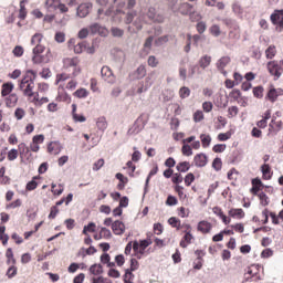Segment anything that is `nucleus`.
<instances>
[{
    "mask_svg": "<svg viewBox=\"0 0 283 283\" xmlns=\"http://www.w3.org/2000/svg\"><path fill=\"white\" fill-rule=\"evenodd\" d=\"M276 53H277V51L275 50V45H270V46L265 50V56H266V59H274Z\"/></svg>",
    "mask_w": 283,
    "mask_h": 283,
    "instance_id": "c9c22d12",
    "label": "nucleus"
},
{
    "mask_svg": "<svg viewBox=\"0 0 283 283\" xmlns=\"http://www.w3.org/2000/svg\"><path fill=\"white\" fill-rule=\"evenodd\" d=\"M193 120L195 123H200L201 120H205V113H202V111H196L193 114Z\"/></svg>",
    "mask_w": 283,
    "mask_h": 283,
    "instance_id": "09e8293b",
    "label": "nucleus"
},
{
    "mask_svg": "<svg viewBox=\"0 0 283 283\" xmlns=\"http://www.w3.org/2000/svg\"><path fill=\"white\" fill-rule=\"evenodd\" d=\"M36 78V72L29 70L20 81L19 88L23 92L24 96H34V80Z\"/></svg>",
    "mask_w": 283,
    "mask_h": 283,
    "instance_id": "f257e3e1",
    "label": "nucleus"
},
{
    "mask_svg": "<svg viewBox=\"0 0 283 283\" xmlns=\"http://www.w3.org/2000/svg\"><path fill=\"white\" fill-rule=\"evenodd\" d=\"M124 169L127 170L128 176H134V171H136V165H134V161H127Z\"/></svg>",
    "mask_w": 283,
    "mask_h": 283,
    "instance_id": "4c0bfd02",
    "label": "nucleus"
},
{
    "mask_svg": "<svg viewBox=\"0 0 283 283\" xmlns=\"http://www.w3.org/2000/svg\"><path fill=\"white\" fill-rule=\"evenodd\" d=\"M111 33L113 36L120 39V36H123V34H125V31L120 28L113 27L111 29Z\"/></svg>",
    "mask_w": 283,
    "mask_h": 283,
    "instance_id": "58836bf2",
    "label": "nucleus"
},
{
    "mask_svg": "<svg viewBox=\"0 0 283 283\" xmlns=\"http://www.w3.org/2000/svg\"><path fill=\"white\" fill-rule=\"evenodd\" d=\"M268 72L274 76V81H277L283 74V60L268 62Z\"/></svg>",
    "mask_w": 283,
    "mask_h": 283,
    "instance_id": "7ed1b4c3",
    "label": "nucleus"
},
{
    "mask_svg": "<svg viewBox=\"0 0 283 283\" xmlns=\"http://www.w3.org/2000/svg\"><path fill=\"white\" fill-rule=\"evenodd\" d=\"M96 231V224L94 222H90L87 226L83 228V234L87 235V233H94Z\"/></svg>",
    "mask_w": 283,
    "mask_h": 283,
    "instance_id": "72a5a7b5",
    "label": "nucleus"
},
{
    "mask_svg": "<svg viewBox=\"0 0 283 283\" xmlns=\"http://www.w3.org/2000/svg\"><path fill=\"white\" fill-rule=\"evenodd\" d=\"M169 42V35H163L159 36L157 40H155V45H157V48H160V45H165V43Z\"/></svg>",
    "mask_w": 283,
    "mask_h": 283,
    "instance_id": "a19ab883",
    "label": "nucleus"
},
{
    "mask_svg": "<svg viewBox=\"0 0 283 283\" xmlns=\"http://www.w3.org/2000/svg\"><path fill=\"white\" fill-rule=\"evenodd\" d=\"M189 96H191V90L187 86H184L179 90V97L185 99V98H189Z\"/></svg>",
    "mask_w": 283,
    "mask_h": 283,
    "instance_id": "473e14b6",
    "label": "nucleus"
},
{
    "mask_svg": "<svg viewBox=\"0 0 283 283\" xmlns=\"http://www.w3.org/2000/svg\"><path fill=\"white\" fill-rule=\"evenodd\" d=\"M45 52V46L43 45H38L33 48L32 50V63L33 65H45L50 63L52 60V51L50 49L46 50Z\"/></svg>",
    "mask_w": 283,
    "mask_h": 283,
    "instance_id": "f03ea898",
    "label": "nucleus"
},
{
    "mask_svg": "<svg viewBox=\"0 0 283 283\" xmlns=\"http://www.w3.org/2000/svg\"><path fill=\"white\" fill-rule=\"evenodd\" d=\"M268 98L269 101H271V103H275V101H277V90L276 88H272L268 92Z\"/></svg>",
    "mask_w": 283,
    "mask_h": 283,
    "instance_id": "37998d69",
    "label": "nucleus"
},
{
    "mask_svg": "<svg viewBox=\"0 0 283 283\" xmlns=\"http://www.w3.org/2000/svg\"><path fill=\"white\" fill-rule=\"evenodd\" d=\"M201 74H205V71L198 64H192L189 66L188 69L189 78H193V76H201Z\"/></svg>",
    "mask_w": 283,
    "mask_h": 283,
    "instance_id": "4468645a",
    "label": "nucleus"
},
{
    "mask_svg": "<svg viewBox=\"0 0 283 283\" xmlns=\"http://www.w3.org/2000/svg\"><path fill=\"white\" fill-rule=\"evenodd\" d=\"M191 240H193V234H191L190 231L186 232L184 239L180 241V247H182V249H187V247L191 244Z\"/></svg>",
    "mask_w": 283,
    "mask_h": 283,
    "instance_id": "4be33fe9",
    "label": "nucleus"
},
{
    "mask_svg": "<svg viewBox=\"0 0 283 283\" xmlns=\"http://www.w3.org/2000/svg\"><path fill=\"white\" fill-rule=\"evenodd\" d=\"M136 14H138L137 11L127 12L126 18H125L126 25H129V23L134 22V19L136 18Z\"/></svg>",
    "mask_w": 283,
    "mask_h": 283,
    "instance_id": "e433bc0d",
    "label": "nucleus"
},
{
    "mask_svg": "<svg viewBox=\"0 0 283 283\" xmlns=\"http://www.w3.org/2000/svg\"><path fill=\"white\" fill-rule=\"evenodd\" d=\"M36 187H39V184L36 182V177H33V179L27 184V191H34Z\"/></svg>",
    "mask_w": 283,
    "mask_h": 283,
    "instance_id": "a18cd8bd",
    "label": "nucleus"
},
{
    "mask_svg": "<svg viewBox=\"0 0 283 283\" xmlns=\"http://www.w3.org/2000/svg\"><path fill=\"white\" fill-rule=\"evenodd\" d=\"M14 90V84L12 82L4 83L2 85L1 94L2 96H9Z\"/></svg>",
    "mask_w": 283,
    "mask_h": 283,
    "instance_id": "5701e85b",
    "label": "nucleus"
},
{
    "mask_svg": "<svg viewBox=\"0 0 283 283\" xmlns=\"http://www.w3.org/2000/svg\"><path fill=\"white\" fill-rule=\"evenodd\" d=\"M112 230L115 235H123V233H125V223L117 220L113 222Z\"/></svg>",
    "mask_w": 283,
    "mask_h": 283,
    "instance_id": "2eb2a0df",
    "label": "nucleus"
},
{
    "mask_svg": "<svg viewBox=\"0 0 283 283\" xmlns=\"http://www.w3.org/2000/svg\"><path fill=\"white\" fill-rule=\"evenodd\" d=\"M229 63H231V57L229 56H222L221 59H219L217 61V70H219V72L221 74H223V76H227V71L224 70V67H227V65H229Z\"/></svg>",
    "mask_w": 283,
    "mask_h": 283,
    "instance_id": "9b49d317",
    "label": "nucleus"
},
{
    "mask_svg": "<svg viewBox=\"0 0 283 283\" xmlns=\"http://www.w3.org/2000/svg\"><path fill=\"white\" fill-rule=\"evenodd\" d=\"M259 199L263 207H266L269 205V196H266V193L264 192L259 193Z\"/></svg>",
    "mask_w": 283,
    "mask_h": 283,
    "instance_id": "4d7b16f0",
    "label": "nucleus"
},
{
    "mask_svg": "<svg viewBox=\"0 0 283 283\" xmlns=\"http://www.w3.org/2000/svg\"><path fill=\"white\" fill-rule=\"evenodd\" d=\"M80 61L78 57H66L63 60V66L65 70H73V75L76 76L81 71H76Z\"/></svg>",
    "mask_w": 283,
    "mask_h": 283,
    "instance_id": "39448f33",
    "label": "nucleus"
},
{
    "mask_svg": "<svg viewBox=\"0 0 283 283\" xmlns=\"http://www.w3.org/2000/svg\"><path fill=\"white\" fill-rule=\"evenodd\" d=\"M148 65H149L150 67H158V60L156 59V56L150 55V56L148 57Z\"/></svg>",
    "mask_w": 283,
    "mask_h": 283,
    "instance_id": "338daca9",
    "label": "nucleus"
},
{
    "mask_svg": "<svg viewBox=\"0 0 283 283\" xmlns=\"http://www.w3.org/2000/svg\"><path fill=\"white\" fill-rule=\"evenodd\" d=\"M201 70L205 72V70H207V67H209V65H211V55H202L198 63H197Z\"/></svg>",
    "mask_w": 283,
    "mask_h": 283,
    "instance_id": "a211bd4d",
    "label": "nucleus"
},
{
    "mask_svg": "<svg viewBox=\"0 0 283 283\" xmlns=\"http://www.w3.org/2000/svg\"><path fill=\"white\" fill-rule=\"evenodd\" d=\"M181 151L184 156H193V150L191 149V146L189 145H184L181 148Z\"/></svg>",
    "mask_w": 283,
    "mask_h": 283,
    "instance_id": "052dcab7",
    "label": "nucleus"
},
{
    "mask_svg": "<svg viewBox=\"0 0 283 283\" xmlns=\"http://www.w3.org/2000/svg\"><path fill=\"white\" fill-rule=\"evenodd\" d=\"M90 273L92 275H103V265L96 263L91 265Z\"/></svg>",
    "mask_w": 283,
    "mask_h": 283,
    "instance_id": "c85d7f7f",
    "label": "nucleus"
},
{
    "mask_svg": "<svg viewBox=\"0 0 283 283\" xmlns=\"http://www.w3.org/2000/svg\"><path fill=\"white\" fill-rule=\"evenodd\" d=\"M224 25L227 28H230L229 32V39H234L235 41L240 39V27L238 25V22L231 18H226L223 20Z\"/></svg>",
    "mask_w": 283,
    "mask_h": 283,
    "instance_id": "20e7f679",
    "label": "nucleus"
},
{
    "mask_svg": "<svg viewBox=\"0 0 283 283\" xmlns=\"http://www.w3.org/2000/svg\"><path fill=\"white\" fill-rule=\"evenodd\" d=\"M99 233H102V238H104V240H109V238H112V231L107 228H102Z\"/></svg>",
    "mask_w": 283,
    "mask_h": 283,
    "instance_id": "13d9d810",
    "label": "nucleus"
},
{
    "mask_svg": "<svg viewBox=\"0 0 283 283\" xmlns=\"http://www.w3.org/2000/svg\"><path fill=\"white\" fill-rule=\"evenodd\" d=\"M17 273H18L17 266L10 265L7 271V276L9 277V280H12V277H15Z\"/></svg>",
    "mask_w": 283,
    "mask_h": 283,
    "instance_id": "49530a36",
    "label": "nucleus"
},
{
    "mask_svg": "<svg viewBox=\"0 0 283 283\" xmlns=\"http://www.w3.org/2000/svg\"><path fill=\"white\" fill-rule=\"evenodd\" d=\"M273 25H279L280 28H283V9L275 10L271 17H270Z\"/></svg>",
    "mask_w": 283,
    "mask_h": 283,
    "instance_id": "9d476101",
    "label": "nucleus"
},
{
    "mask_svg": "<svg viewBox=\"0 0 283 283\" xmlns=\"http://www.w3.org/2000/svg\"><path fill=\"white\" fill-rule=\"evenodd\" d=\"M138 266H140V264L138 263V260L136 259H130V268L127 269L126 271H138Z\"/></svg>",
    "mask_w": 283,
    "mask_h": 283,
    "instance_id": "680f3d73",
    "label": "nucleus"
},
{
    "mask_svg": "<svg viewBox=\"0 0 283 283\" xmlns=\"http://www.w3.org/2000/svg\"><path fill=\"white\" fill-rule=\"evenodd\" d=\"M240 112V109L238 108V106H231L228 108V118H235V116H238V113Z\"/></svg>",
    "mask_w": 283,
    "mask_h": 283,
    "instance_id": "c03bdc74",
    "label": "nucleus"
},
{
    "mask_svg": "<svg viewBox=\"0 0 283 283\" xmlns=\"http://www.w3.org/2000/svg\"><path fill=\"white\" fill-rule=\"evenodd\" d=\"M168 224H171L175 229H180V220H178L176 217L169 218Z\"/></svg>",
    "mask_w": 283,
    "mask_h": 283,
    "instance_id": "864d4df0",
    "label": "nucleus"
},
{
    "mask_svg": "<svg viewBox=\"0 0 283 283\" xmlns=\"http://www.w3.org/2000/svg\"><path fill=\"white\" fill-rule=\"evenodd\" d=\"M145 125L143 124V118L138 117L133 126L128 129L127 134L128 136H134L136 134H140L143 132Z\"/></svg>",
    "mask_w": 283,
    "mask_h": 283,
    "instance_id": "0eeeda50",
    "label": "nucleus"
},
{
    "mask_svg": "<svg viewBox=\"0 0 283 283\" xmlns=\"http://www.w3.org/2000/svg\"><path fill=\"white\" fill-rule=\"evenodd\" d=\"M55 41L56 43H65V33L63 32L55 33Z\"/></svg>",
    "mask_w": 283,
    "mask_h": 283,
    "instance_id": "774afa93",
    "label": "nucleus"
},
{
    "mask_svg": "<svg viewBox=\"0 0 283 283\" xmlns=\"http://www.w3.org/2000/svg\"><path fill=\"white\" fill-rule=\"evenodd\" d=\"M101 75L104 81H107V83H114V72H112L109 66H103L101 70Z\"/></svg>",
    "mask_w": 283,
    "mask_h": 283,
    "instance_id": "f8f14e48",
    "label": "nucleus"
},
{
    "mask_svg": "<svg viewBox=\"0 0 283 283\" xmlns=\"http://www.w3.org/2000/svg\"><path fill=\"white\" fill-rule=\"evenodd\" d=\"M7 264L9 266H14L17 264V259H14V252H12V248H9L6 252Z\"/></svg>",
    "mask_w": 283,
    "mask_h": 283,
    "instance_id": "412c9836",
    "label": "nucleus"
},
{
    "mask_svg": "<svg viewBox=\"0 0 283 283\" xmlns=\"http://www.w3.org/2000/svg\"><path fill=\"white\" fill-rule=\"evenodd\" d=\"M74 96H76V98H87L90 92H87V88H80L74 93Z\"/></svg>",
    "mask_w": 283,
    "mask_h": 283,
    "instance_id": "f704fd0d",
    "label": "nucleus"
},
{
    "mask_svg": "<svg viewBox=\"0 0 283 283\" xmlns=\"http://www.w3.org/2000/svg\"><path fill=\"white\" fill-rule=\"evenodd\" d=\"M210 32L212 36H220L221 31H220V27L218 24H214L210 28Z\"/></svg>",
    "mask_w": 283,
    "mask_h": 283,
    "instance_id": "0e129e2a",
    "label": "nucleus"
},
{
    "mask_svg": "<svg viewBox=\"0 0 283 283\" xmlns=\"http://www.w3.org/2000/svg\"><path fill=\"white\" fill-rule=\"evenodd\" d=\"M158 174V166H155L148 174L145 182L144 193H147V187H149V180H151L153 176H156Z\"/></svg>",
    "mask_w": 283,
    "mask_h": 283,
    "instance_id": "cd10ccee",
    "label": "nucleus"
},
{
    "mask_svg": "<svg viewBox=\"0 0 283 283\" xmlns=\"http://www.w3.org/2000/svg\"><path fill=\"white\" fill-rule=\"evenodd\" d=\"M96 127L99 132H105V129H107V119L105 118V116L97 118Z\"/></svg>",
    "mask_w": 283,
    "mask_h": 283,
    "instance_id": "a878e982",
    "label": "nucleus"
},
{
    "mask_svg": "<svg viewBox=\"0 0 283 283\" xmlns=\"http://www.w3.org/2000/svg\"><path fill=\"white\" fill-rule=\"evenodd\" d=\"M229 216H231V218H237V220H242V218H244V210H242V208L231 209Z\"/></svg>",
    "mask_w": 283,
    "mask_h": 283,
    "instance_id": "393cba45",
    "label": "nucleus"
},
{
    "mask_svg": "<svg viewBox=\"0 0 283 283\" xmlns=\"http://www.w3.org/2000/svg\"><path fill=\"white\" fill-rule=\"evenodd\" d=\"M147 75V69H145V65H139L137 70L133 73V78H145Z\"/></svg>",
    "mask_w": 283,
    "mask_h": 283,
    "instance_id": "aec40b11",
    "label": "nucleus"
},
{
    "mask_svg": "<svg viewBox=\"0 0 283 283\" xmlns=\"http://www.w3.org/2000/svg\"><path fill=\"white\" fill-rule=\"evenodd\" d=\"M193 180H196V176H193L192 172H189L186 177H185V185L187 187H191V182H193Z\"/></svg>",
    "mask_w": 283,
    "mask_h": 283,
    "instance_id": "bf43d9fd",
    "label": "nucleus"
},
{
    "mask_svg": "<svg viewBox=\"0 0 283 283\" xmlns=\"http://www.w3.org/2000/svg\"><path fill=\"white\" fill-rule=\"evenodd\" d=\"M18 149H19L20 156H25V154L30 153V148L27 147L24 143L19 144Z\"/></svg>",
    "mask_w": 283,
    "mask_h": 283,
    "instance_id": "de8ad7c7",
    "label": "nucleus"
},
{
    "mask_svg": "<svg viewBox=\"0 0 283 283\" xmlns=\"http://www.w3.org/2000/svg\"><path fill=\"white\" fill-rule=\"evenodd\" d=\"M193 163L197 167H207V163H208L207 155L202 153L196 155L193 158Z\"/></svg>",
    "mask_w": 283,
    "mask_h": 283,
    "instance_id": "dca6fc26",
    "label": "nucleus"
},
{
    "mask_svg": "<svg viewBox=\"0 0 283 283\" xmlns=\"http://www.w3.org/2000/svg\"><path fill=\"white\" fill-rule=\"evenodd\" d=\"M176 169L177 171H180V174H187V171L191 169V166L189 165V161H182L176 166Z\"/></svg>",
    "mask_w": 283,
    "mask_h": 283,
    "instance_id": "bb28decb",
    "label": "nucleus"
},
{
    "mask_svg": "<svg viewBox=\"0 0 283 283\" xmlns=\"http://www.w3.org/2000/svg\"><path fill=\"white\" fill-rule=\"evenodd\" d=\"M18 102H19V96L17 94H14V93L10 94L6 98L7 107H14V105H17Z\"/></svg>",
    "mask_w": 283,
    "mask_h": 283,
    "instance_id": "b1692460",
    "label": "nucleus"
},
{
    "mask_svg": "<svg viewBox=\"0 0 283 283\" xmlns=\"http://www.w3.org/2000/svg\"><path fill=\"white\" fill-rule=\"evenodd\" d=\"M19 158V150L12 148L11 150L8 151V160H17Z\"/></svg>",
    "mask_w": 283,
    "mask_h": 283,
    "instance_id": "8fccbe9b",
    "label": "nucleus"
},
{
    "mask_svg": "<svg viewBox=\"0 0 283 283\" xmlns=\"http://www.w3.org/2000/svg\"><path fill=\"white\" fill-rule=\"evenodd\" d=\"M212 169H214V171H220L222 169V159L220 157L213 159Z\"/></svg>",
    "mask_w": 283,
    "mask_h": 283,
    "instance_id": "ea45409f",
    "label": "nucleus"
},
{
    "mask_svg": "<svg viewBox=\"0 0 283 283\" xmlns=\"http://www.w3.org/2000/svg\"><path fill=\"white\" fill-rule=\"evenodd\" d=\"M201 233H211L212 226L208 221H200L197 227Z\"/></svg>",
    "mask_w": 283,
    "mask_h": 283,
    "instance_id": "6ab92c4d",
    "label": "nucleus"
},
{
    "mask_svg": "<svg viewBox=\"0 0 283 283\" xmlns=\"http://www.w3.org/2000/svg\"><path fill=\"white\" fill-rule=\"evenodd\" d=\"M83 50H85V42H78L76 45H74L75 54H83Z\"/></svg>",
    "mask_w": 283,
    "mask_h": 283,
    "instance_id": "5fc2aeb1",
    "label": "nucleus"
},
{
    "mask_svg": "<svg viewBox=\"0 0 283 283\" xmlns=\"http://www.w3.org/2000/svg\"><path fill=\"white\" fill-rule=\"evenodd\" d=\"M261 171H262L264 180H271V166H269V164H264L261 167Z\"/></svg>",
    "mask_w": 283,
    "mask_h": 283,
    "instance_id": "c756f323",
    "label": "nucleus"
},
{
    "mask_svg": "<svg viewBox=\"0 0 283 283\" xmlns=\"http://www.w3.org/2000/svg\"><path fill=\"white\" fill-rule=\"evenodd\" d=\"M92 10V2L82 3L77 7L76 14L80 19H85Z\"/></svg>",
    "mask_w": 283,
    "mask_h": 283,
    "instance_id": "6e6552de",
    "label": "nucleus"
},
{
    "mask_svg": "<svg viewBox=\"0 0 283 283\" xmlns=\"http://www.w3.org/2000/svg\"><path fill=\"white\" fill-rule=\"evenodd\" d=\"M202 147H209L211 145V136L210 135H200Z\"/></svg>",
    "mask_w": 283,
    "mask_h": 283,
    "instance_id": "79ce46f5",
    "label": "nucleus"
},
{
    "mask_svg": "<svg viewBox=\"0 0 283 283\" xmlns=\"http://www.w3.org/2000/svg\"><path fill=\"white\" fill-rule=\"evenodd\" d=\"M151 239H144L139 241V253L140 255H143V253H145V249H147V247L151 245Z\"/></svg>",
    "mask_w": 283,
    "mask_h": 283,
    "instance_id": "2f4dec72",
    "label": "nucleus"
},
{
    "mask_svg": "<svg viewBox=\"0 0 283 283\" xmlns=\"http://www.w3.org/2000/svg\"><path fill=\"white\" fill-rule=\"evenodd\" d=\"M59 6H61V0H46L45 9L48 12H56L59 10Z\"/></svg>",
    "mask_w": 283,
    "mask_h": 283,
    "instance_id": "f3484780",
    "label": "nucleus"
},
{
    "mask_svg": "<svg viewBox=\"0 0 283 283\" xmlns=\"http://www.w3.org/2000/svg\"><path fill=\"white\" fill-rule=\"evenodd\" d=\"M62 150H63V146L61 145V142H51L48 145L49 154H54V156H57V154H61Z\"/></svg>",
    "mask_w": 283,
    "mask_h": 283,
    "instance_id": "ddd939ff",
    "label": "nucleus"
},
{
    "mask_svg": "<svg viewBox=\"0 0 283 283\" xmlns=\"http://www.w3.org/2000/svg\"><path fill=\"white\" fill-rule=\"evenodd\" d=\"M90 36V29L83 28L77 33V39H87Z\"/></svg>",
    "mask_w": 283,
    "mask_h": 283,
    "instance_id": "3c124183",
    "label": "nucleus"
},
{
    "mask_svg": "<svg viewBox=\"0 0 283 283\" xmlns=\"http://www.w3.org/2000/svg\"><path fill=\"white\" fill-rule=\"evenodd\" d=\"M88 31L91 32V34H99V36H107L109 34V31L107 30V28L96 22L92 23L88 27Z\"/></svg>",
    "mask_w": 283,
    "mask_h": 283,
    "instance_id": "423d86ee",
    "label": "nucleus"
},
{
    "mask_svg": "<svg viewBox=\"0 0 283 283\" xmlns=\"http://www.w3.org/2000/svg\"><path fill=\"white\" fill-rule=\"evenodd\" d=\"M41 41H43V34L41 33H35L32 38H31V45H35V48H39V45L41 44Z\"/></svg>",
    "mask_w": 283,
    "mask_h": 283,
    "instance_id": "7c9ffc66",
    "label": "nucleus"
},
{
    "mask_svg": "<svg viewBox=\"0 0 283 283\" xmlns=\"http://www.w3.org/2000/svg\"><path fill=\"white\" fill-rule=\"evenodd\" d=\"M253 94H254L255 98H262V96L264 94V87H262V86L254 87Z\"/></svg>",
    "mask_w": 283,
    "mask_h": 283,
    "instance_id": "603ef678",
    "label": "nucleus"
},
{
    "mask_svg": "<svg viewBox=\"0 0 283 283\" xmlns=\"http://www.w3.org/2000/svg\"><path fill=\"white\" fill-rule=\"evenodd\" d=\"M103 165H105V159H98L93 164V171H99Z\"/></svg>",
    "mask_w": 283,
    "mask_h": 283,
    "instance_id": "e2e57ef3",
    "label": "nucleus"
},
{
    "mask_svg": "<svg viewBox=\"0 0 283 283\" xmlns=\"http://www.w3.org/2000/svg\"><path fill=\"white\" fill-rule=\"evenodd\" d=\"M177 12H179V14H182L184 17H187V14H193V4L189 2L180 3L177 7Z\"/></svg>",
    "mask_w": 283,
    "mask_h": 283,
    "instance_id": "1a4fd4ad",
    "label": "nucleus"
},
{
    "mask_svg": "<svg viewBox=\"0 0 283 283\" xmlns=\"http://www.w3.org/2000/svg\"><path fill=\"white\" fill-rule=\"evenodd\" d=\"M224 149H227V145L217 144L213 146L212 151H214V154H222V151H224Z\"/></svg>",
    "mask_w": 283,
    "mask_h": 283,
    "instance_id": "6e6d98bb",
    "label": "nucleus"
},
{
    "mask_svg": "<svg viewBox=\"0 0 283 283\" xmlns=\"http://www.w3.org/2000/svg\"><path fill=\"white\" fill-rule=\"evenodd\" d=\"M44 140H45V136L43 135H35L32 138V142L35 143V145H43Z\"/></svg>",
    "mask_w": 283,
    "mask_h": 283,
    "instance_id": "69168bd1",
    "label": "nucleus"
}]
</instances>
